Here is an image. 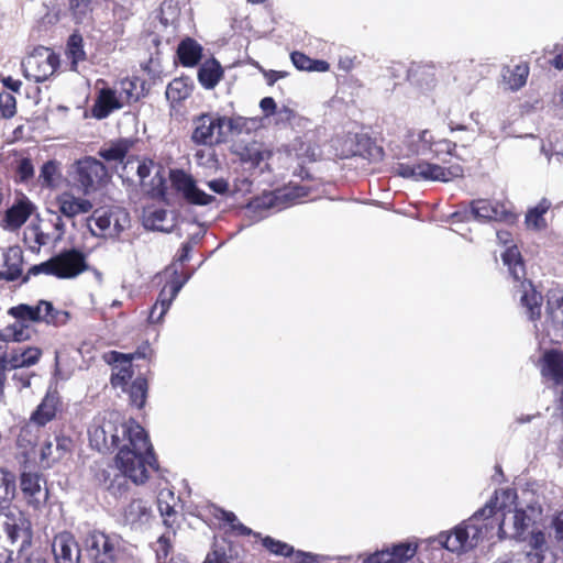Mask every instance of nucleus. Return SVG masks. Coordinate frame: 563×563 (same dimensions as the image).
I'll return each mask as SVG.
<instances>
[{
    "instance_id": "37998d69",
    "label": "nucleus",
    "mask_w": 563,
    "mask_h": 563,
    "mask_svg": "<svg viewBox=\"0 0 563 563\" xmlns=\"http://www.w3.org/2000/svg\"><path fill=\"white\" fill-rule=\"evenodd\" d=\"M58 176V162L55 159H49L42 165L37 181L43 188H54L56 186V180Z\"/></svg>"
},
{
    "instance_id": "5fc2aeb1",
    "label": "nucleus",
    "mask_w": 563,
    "mask_h": 563,
    "mask_svg": "<svg viewBox=\"0 0 563 563\" xmlns=\"http://www.w3.org/2000/svg\"><path fill=\"white\" fill-rule=\"evenodd\" d=\"M16 113V99L8 92H0V119H10Z\"/></svg>"
},
{
    "instance_id": "20e7f679",
    "label": "nucleus",
    "mask_w": 563,
    "mask_h": 563,
    "mask_svg": "<svg viewBox=\"0 0 563 563\" xmlns=\"http://www.w3.org/2000/svg\"><path fill=\"white\" fill-rule=\"evenodd\" d=\"M118 412H109L107 416L98 417L88 429L90 446L101 453H112L119 450L122 444V426Z\"/></svg>"
},
{
    "instance_id": "8fccbe9b",
    "label": "nucleus",
    "mask_w": 563,
    "mask_h": 563,
    "mask_svg": "<svg viewBox=\"0 0 563 563\" xmlns=\"http://www.w3.org/2000/svg\"><path fill=\"white\" fill-rule=\"evenodd\" d=\"M172 187L181 192L184 198L188 195L192 186L196 184L190 175L183 169H172L169 173Z\"/></svg>"
},
{
    "instance_id": "f8f14e48",
    "label": "nucleus",
    "mask_w": 563,
    "mask_h": 563,
    "mask_svg": "<svg viewBox=\"0 0 563 563\" xmlns=\"http://www.w3.org/2000/svg\"><path fill=\"white\" fill-rule=\"evenodd\" d=\"M188 276L181 278L177 271H174V277L167 282L161 289L156 302L150 310L148 322L159 323L168 311L173 300L186 284Z\"/></svg>"
},
{
    "instance_id": "f257e3e1",
    "label": "nucleus",
    "mask_w": 563,
    "mask_h": 563,
    "mask_svg": "<svg viewBox=\"0 0 563 563\" xmlns=\"http://www.w3.org/2000/svg\"><path fill=\"white\" fill-rule=\"evenodd\" d=\"M114 460L125 481L135 485L145 484L150 478V470L158 468L148 434L134 419L122 426V444Z\"/></svg>"
},
{
    "instance_id": "39448f33",
    "label": "nucleus",
    "mask_w": 563,
    "mask_h": 563,
    "mask_svg": "<svg viewBox=\"0 0 563 563\" xmlns=\"http://www.w3.org/2000/svg\"><path fill=\"white\" fill-rule=\"evenodd\" d=\"M397 175L402 178L427 181H450L463 176V167L460 164H452L448 167L420 161L416 164L399 163L396 167Z\"/></svg>"
},
{
    "instance_id": "c85d7f7f",
    "label": "nucleus",
    "mask_w": 563,
    "mask_h": 563,
    "mask_svg": "<svg viewBox=\"0 0 563 563\" xmlns=\"http://www.w3.org/2000/svg\"><path fill=\"white\" fill-rule=\"evenodd\" d=\"M153 351L147 342L142 344L136 349L133 353H121L118 351H110L103 354V361L109 365H114L117 363H129L134 358H146L152 356Z\"/></svg>"
},
{
    "instance_id": "49530a36",
    "label": "nucleus",
    "mask_w": 563,
    "mask_h": 563,
    "mask_svg": "<svg viewBox=\"0 0 563 563\" xmlns=\"http://www.w3.org/2000/svg\"><path fill=\"white\" fill-rule=\"evenodd\" d=\"M125 520L130 523L142 522L150 517V508L142 499H133L124 510Z\"/></svg>"
},
{
    "instance_id": "0eeeda50",
    "label": "nucleus",
    "mask_w": 563,
    "mask_h": 563,
    "mask_svg": "<svg viewBox=\"0 0 563 563\" xmlns=\"http://www.w3.org/2000/svg\"><path fill=\"white\" fill-rule=\"evenodd\" d=\"M21 66L26 79L43 82L59 67V56L52 48L38 46L22 60Z\"/></svg>"
},
{
    "instance_id": "6e6d98bb",
    "label": "nucleus",
    "mask_w": 563,
    "mask_h": 563,
    "mask_svg": "<svg viewBox=\"0 0 563 563\" xmlns=\"http://www.w3.org/2000/svg\"><path fill=\"white\" fill-rule=\"evenodd\" d=\"M185 199L191 205L207 206L214 200V197L199 189L195 184Z\"/></svg>"
},
{
    "instance_id": "4c0bfd02",
    "label": "nucleus",
    "mask_w": 563,
    "mask_h": 563,
    "mask_svg": "<svg viewBox=\"0 0 563 563\" xmlns=\"http://www.w3.org/2000/svg\"><path fill=\"white\" fill-rule=\"evenodd\" d=\"M388 548L393 563H407L417 554L419 544L416 541H405L394 543Z\"/></svg>"
},
{
    "instance_id": "dca6fc26",
    "label": "nucleus",
    "mask_w": 563,
    "mask_h": 563,
    "mask_svg": "<svg viewBox=\"0 0 563 563\" xmlns=\"http://www.w3.org/2000/svg\"><path fill=\"white\" fill-rule=\"evenodd\" d=\"M542 377L552 380L555 385H563V351L549 349L544 351L540 361Z\"/></svg>"
},
{
    "instance_id": "58836bf2",
    "label": "nucleus",
    "mask_w": 563,
    "mask_h": 563,
    "mask_svg": "<svg viewBox=\"0 0 563 563\" xmlns=\"http://www.w3.org/2000/svg\"><path fill=\"white\" fill-rule=\"evenodd\" d=\"M176 536L175 531H166L155 543L156 563H174L170 554L173 553V541Z\"/></svg>"
},
{
    "instance_id": "de8ad7c7",
    "label": "nucleus",
    "mask_w": 563,
    "mask_h": 563,
    "mask_svg": "<svg viewBox=\"0 0 563 563\" xmlns=\"http://www.w3.org/2000/svg\"><path fill=\"white\" fill-rule=\"evenodd\" d=\"M121 364L122 365L120 367L115 366L113 368V372L110 376V384L113 388L120 387L125 389V387H128L129 383L133 378L134 371L132 367V362Z\"/></svg>"
},
{
    "instance_id": "412c9836",
    "label": "nucleus",
    "mask_w": 563,
    "mask_h": 563,
    "mask_svg": "<svg viewBox=\"0 0 563 563\" xmlns=\"http://www.w3.org/2000/svg\"><path fill=\"white\" fill-rule=\"evenodd\" d=\"M59 405V397L56 394L47 393L32 412L30 421L38 427L46 426L55 419Z\"/></svg>"
},
{
    "instance_id": "c756f323",
    "label": "nucleus",
    "mask_w": 563,
    "mask_h": 563,
    "mask_svg": "<svg viewBox=\"0 0 563 563\" xmlns=\"http://www.w3.org/2000/svg\"><path fill=\"white\" fill-rule=\"evenodd\" d=\"M31 339V329L27 323L16 320L0 330V342H24Z\"/></svg>"
},
{
    "instance_id": "774afa93",
    "label": "nucleus",
    "mask_w": 563,
    "mask_h": 563,
    "mask_svg": "<svg viewBox=\"0 0 563 563\" xmlns=\"http://www.w3.org/2000/svg\"><path fill=\"white\" fill-rule=\"evenodd\" d=\"M208 187L216 194H220V195L225 194L229 190V184L223 178L210 180L208 183Z\"/></svg>"
},
{
    "instance_id": "6ab92c4d",
    "label": "nucleus",
    "mask_w": 563,
    "mask_h": 563,
    "mask_svg": "<svg viewBox=\"0 0 563 563\" xmlns=\"http://www.w3.org/2000/svg\"><path fill=\"white\" fill-rule=\"evenodd\" d=\"M23 251L20 246H11L3 254V269L0 271V279L8 282L22 278L23 273Z\"/></svg>"
},
{
    "instance_id": "3c124183",
    "label": "nucleus",
    "mask_w": 563,
    "mask_h": 563,
    "mask_svg": "<svg viewBox=\"0 0 563 563\" xmlns=\"http://www.w3.org/2000/svg\"><path fill=\"white\" fill-rule=\"evenodd\" d=\"M271 157V152L262 150L256 144L247 145L241 153V161L250 164L252 167H258L260 164Z\"/></svg>"
},
{
    "instance_id": "0e129e2a",
    "label": "nucleus",
    "mask_w": 563,
    "mask_h": 563,
    "mask_svg": "<svg viewBox=\"0 0 563 563\" xmlns=\"http://www.w3.org/2000/svg\"><path fill=\"white\" fill-rule=\"evenodd\" d=\"M261 70H262V74H263L268 86H273L277 80L283 79L288 76V73L284 71V70H273V69H269V70L261 69Z\"/></svg>"
},
{
    "instance_id": "09e8293b",
    "label": "nucleus",
    "mask_w": 563,
    "mask_h": 563,
    "mask_svg": "<svg viewBox=\"0 0 563 563\" xmlns=\"http://www.w3.org/2000/svg\"><path fill=\"white\" fill-rule=\"evenodd\" d=\"M165 93L167 100L179 103L190 96V88L181 78H175L168 84Z\"/></svg>"
},
{
    "instance_id": "bb28decb",
    "label": "nucleus",
    "mask_w": 563,
    "mask_h": 563,
    "mask_svg": "<svg viewBox=\"0 0 563 563\" xmlns=\"http://www.w3.org/2000/svg\"><path fill=\"white\" fill-rule=\"evenodd\" d=\"M65 55L70 62V69L77 71L78 64L86 60L87 54L84 49V38L78 32L73 33L66 43Z\"/></svg>"
},
{
    "instance_id": "5701e85b",
    "label": "nucleus",
    "mask_w": 563,
    "mask_h": 563,
    "mask_svg": "<svg viewBox=\"0 0 563 563\" xmlns=\"http://www.w3.org/2000/svg\"><path fill=\"white\" fill-rule=\"evenodd\" d=\"M202 46L192 37L180 41L177 47L178 62L183 67H195L202 58Z\"/></svg>"
},
{
    "instance_id": "4be33fe9",
    "label": "nucleus",
    "mask_w": 563,
    "mask_h": 563,
    "mask_svg": "<svg viewBox=\"0 0 563 563\" xmlns=\"http://www.w3.org/2000/svg\"><path fill=\"white\" fill-rule=\"evenodd\" d=\"M123 102L117 96L115 90L111 88H103L99 91L96 102L92 108V114L97 119H104L110 115L114 110L123 108Z\"/></svg>"
},
{
    "instance_id": "473e14b6",
    "label": "nucleus",
    "mask_w": 563,
    "mask_h": 563,
    "mask_svg": "<svg viewBox=\"0 0 563 563\" xmlns=\"http://www.w3.org/2000/svg\"><path fill=\"white\" fill-rule=\"evenodd\" d=\"M148 384L147 379L143 376H137L131 384L123 389L128 393L130 404L141 409L144 407L147 398Z\"/></svg>"
},
{
    "instance_id": "a19ab883",
    "label": "nucleus",
    "mask_w": 563,
    "mask_h": 563,
    "mask_svg": "<svg viewBox=\"0 0 563 563\" xmlns=\"http://www.w3.org/2000/svg\"><path fill=\"white\" fill-rule=\"evenodd\" d=\"M41 306L40 301L35 306H30L27 303H20L18 306L11 307L8 310V313L16 320L22 321L23 323L33 322L40 323Z\"/></svg>"
},
{
    "instance_id": "a211bd4d",
    "label": "nucleus",
    "mask_w": 563,
    "mask_h": 563,
    "mask_svg": "<svg viewBox=\"0 0 563 563\" xmlns=\"http://www.w3.org/2000/svg\"><path fill=\"white\" fill-rule=\"evenodd\" d=\"M58 211L66 218L73 219L79 214L91 211L92 203L86 198L76 197L69 191H64L56 197Z\"/></svg>"
},
{
    "instance_id": "f3484780",
    "label": "nucleus",
    "mask_w": 563,
    "mask_h": 563,
    "mask_svg": "<svg viewBox=\"0 0 563 563\" xmlns=\"http://www.w3.org/2000/svg\"><path fill=\"white\" fill-rule=\"evenodd\" d=\"M35 209V205L24 194H21L7 209L4 221L9 228L19 229L29 220Z\"/></svg>"
},
{
    "instance_id": "680f3d73",
    "label": "nucleus",
    "mask_w": 563,
    "mask_h": 563,
    "mask_svg": "<svg viewBox=\"0 0 563 563\" xmlns=\"http://www.w3.org/2000/svg\"><path fill=\"white\" fill-rule=\"evenodd\" d=\"M456 148V143L442 139L433 142V146L429 150L434 157L440 158L441 154L451 155Z\"/></svg>"
},
{
    "instance_id": "e433bc0d",
    "label": "nucleus",
    "mask_w": 563,
    "mask_h": 563,
    "mask_svg": "<svg viewBox=\"0 0 563 563\" xmlns=\"http://www.w3.org/2000/svg\"><path fill=\"white\" fill-rule=\"evenodd\" d=\"M132 143L126 139H120L113 142L107 148H100L98 155L107 162L122 163L131 148Z\"/></svg>"
},
{
    "instance_id": "a18cd8bd",
    "label": "nucleus",
    "mask_w": 563,
    "mask_h": 563,
    "mask_svg": "<svg viewBox=\"0 0 563 563\" xmlns=\"http://www.w3.org/2000/svg\"><path fill=\"white\" fill-rule=\"evenodd\" d=\"M254 537L261 541L263 548L269 553L283 556H289L294 552V548L286 542L276 540L269 536L262 537L261 533H254Z\"/></svg>"
},
{
    "instance_id": "72a5a7b5",
    "label": "nucleus",
    "mask_w": 563,
    "mask_h": 563,
    "mask_svg": "<svg viewBox=\"0 0 563 563\" xmlns=\"http://www.w3.org/2000/svg\"><path fill=\"white\" fill-rule=\"evenodd\" d=\"M232 552V547L229 541L225 539L217 540L203 563H232V560L236 556V553L233 554Z\"/></svg>"
},
{
    "instance_id": "bf43d9fd",
    "label": "nucleus",
    "mask_w": 563,
    "mask_h": 563,
    "mask_svg": "<svg viewBox=\"0 0 563 563\" xmlns=\"http://www.w3.org/2000/svg\"><path fill=\"white\" fill-rule=\"evenodd\" d=\"M360 559H362V563H393L388 547L373 553L362 555Z\"/></svg>"
},
{
    "instance_id": "7ed1b4c3",
    "label": "nucleus",
    "mask_w": 563,
    "mask_h": 563,
    "mask_svg": "<svg viewBox=\"0 0 563 563\" xmlns=\"http://www.w3.org/2000/svg\"><path fill=\"white\" fill-rule=\"evenodd\" d=\"M70 177L73 187L85 197L102 190L111 180L107 166L92 156L77 159L71 166Z\"/></svg>"
},
{
    "instance_id": "052dcab7",
    "label": "nucleus",
    "mask_w": 563,
    "mask_h": 563,
    "mask_svg": "<svg viewBox=\"0 0 563 563\" xmlns=\"http://www.w3.org/2000/svg\"><path fill=\"white\" fill-rule=\"evenodd\" d=\"M92 0H69V11L74 18L79 19L91 11Z\"/></svg>"
},
{
    "instance_id": "9d476101",
    "label": "nucleus",
    "mask_w": 563,
    "mask_h": 563,
    "mask_svg": "<svg viewBox=\"0 0 563 563\" xmlns=\"http://www.w3.org/2000/svg\"><path fill=\"white\" fill-rule=\"evenodd\" d=\"M42 356V350L36 346L25 349L11 346L10 343L0 342V368L8 371L35 365Z\"/></svg>"
},
{
    "instance_id": "69168bd1",
    "label": "nucleus",
    "mask_w": 563,
    "mask_h": 563,
    "mask_svg": "<svg viewBox=\"0 0 563 563\" xmlns=\"http://www.w3.org/2000/svg\"><path fill=\"white\" fill-rule=\"evenodd\" d=\"M552 526L556 541L563 545V510L553 518Z\"/></svg>"
},
{
    "instance_id": "ddd939ff",
    "label": "nucleus",
    "mask_w": 563,
    "mask_h": 563,
    "mask_svg": "<svg viewBox=\"0 0 563 563\" xmlns=\"http://www.w3.org/2000/svg\"><path fill=\"white\" fill-rule=\"evenodd\" d=\"M52 551L56 563H80V550L75 537L63 531L53 539Z\"/></svg>"
},
{
    "instance_id": "7c9ffc66",
    "label": "nucleus",
    "mask_w": 563,
    "mask_h": 563,
    "mask_svg": "<svg viewBox=\"0 0 563 563\" xmlns=\"http://www.w3.org/2000/svg\"><path fill=\"white\" fill-rule=\"evenodd\" d=\"M41 312L40 318L41 322H44L49 325L59 327L67 323L69 319V313L65 310L56 309L51 301L40 300Z\"/></svg>"
},
{
    "instance_id": "864d4df0",
    "label": "nucleus",
    "mask_w": 563,
    "mask_h": 563,
    "mask_svg": "<svg viewBox=\"0 0 563 563\" xmlns=\"http://www.w3.org/2000/svg\"><path fill=\"white\" fill-rule=\"evenodd\" d=\"M360 154L369 161H380L384 157L383 147L378 146L372 139L364 137L358 142Z\"/></svg>"
},
{
    "instance_id": "cd10ccee",
    "label": "nucleus",
    "mask_w": 563,
    "mask_h": 563,
    "mask_svg": "<svg viewBox=\"0 0 563 563\" xmlns=\"http://www.w3.org/2000/svg\"><path fill=\"white\" fill-rule=\"evenodd\" d=\"M112 218V209L95 210L91 217L88 218V227L90 228L91 233L96 236L110 235Z\"/></svg>"
},
{
    "instance_id": "79ce46f5",
    "label": "nucleus",
    "mask_w": 563,
    "mask_h": 563,
    "mask_svg": "<svg viewBox=\"0 0 563 563\" xmlns=\"http://www.w3.org/2000/svg\"><path fill=\"white\" fill-rule=\"evenodd\" d=\"M15 495V478L10 473L0 468V509L5 508Z\"/></svg>"
},
{
    "instance_id": "4d7b16f0",
    "label": "nucleus",
    "mask_w": 563,
    "mask_h": 563,
    "mask_svg": "<svg viewBox=\"0 0 563 563\" xmlns=\"http://www.w3.org/2000/svg\"><path fill=\"white\" fill-rule=\"evenodd\" d=\"M112 216L110 235H119L130 222L129 213L121 209H112Z\"/></svg>"
},
{
    "instance_id": "9b49d317",
    "label": "nucleus",
    "mask_w": 563,
    "mask_h": 563,
    "mask_svg": "<svg viewBox=\"0 0 563 563\" xmlns=\"http://www.w3.org/2000/svg\"><path fill=\"white\" fill-rule=\"evenodd\" d=\"M93 481L99 487H102L114 496H121L129 489L125 476L121 473L119 466L109 462L95 464Z\"/></svg>"
},
{
    "instance_id": "b1692460",
    "label": "nucleus",
    "mask_w": 563,
    "mask_h": 563,
    "mask_svg": "<svg viewBox=\"0 0 563 563\" xmlns=\"http://www.w3.org/2000/svg\"><path fill=\"white\" fill-rule=\"evenodd\" d=\"M41 476L37 473L23 472L21 474V489L29 503L38 506L47 499V492L42 493Z\"/></svg>"
},
{
    "instance_id": "a878e982",
    "label": "nucleus",
    "mask_w": 563,
    "mask_h": 563,
    "mask_svg": "<svg viewBox=\"0 0 563 563\" xmlns=\"http://www.w3.org/2000/svg\"><path fill=\"white\" fill-rule=\"evenodd\" d=\"M501 258L515 282L526 279V266L517 245L508 246L501 254Z\"/></svg>"
},
{
    "instance_id": "c03bdc74",
    "label": "nucleus",
    "mask_w": 563,
    "mask_h": 563,
    "mask_svg": "<svg viewBox=\"0 0 563 563\" xmlns=\"http://www.w3.org/2000/svg\"><path fill=\"white\" fill-rule=\"evenodd\" d=\"M139 81L137 77H126L120 80L119 97L124 106L140 100L141 95L137 91Z\"/></svg>"
},
{
    "instance_id": "f03ea898",
    "label": "nucleus",
    "mask_w": 563,
    "mask_h": 563,
    "mask_svg": "<svg viewBox=\"0 0 563 563\" xmlns=\"http://www.w3.org/2000/svg\"><path fill=\"white\" fill-rule=\"evenodd\" d=\"M497 511V498L488 500L468 519L462 521L451 532H440L437 541L448 551L464 553L490 539L497 526H500Z\"/></svg>"
},
{
    "instance_id": "2eb2a0df",
    "label": "nucleus",
    "mask_w": 563,
    "mask_h": 563,
    "mask_svg": "<svg viewBox=\"0 0 563 563\" xmlns=\"http://www.w3.org/2000/svg\"><path fill=\"white\" fill-rule=\"evenodd\" d=\"M3 527L12 544L19 540L21 541L20 550L31 544V523L22 514H19V516L7 514Z\"/></svg>"
},
{
    "instance_id": "e2e57ef3",
    "label": "nucleus",
    "mask_w": 563,
    "mask_h": 563,
    "mask_svg": "<svg viewBox=\"0 0 563 563\" xmlns=\"http://www.w3.org/2000/svg\"><path fill=\"white\" fill-rule=\"evenodd\" d=\"M547 309H548V313L552 318H554V313L558 310H561L563 313V294L562 292L552 294L551 297L548 299Z\"/></svg>"
},
{
    "instance_id": "c9c22d12",
    "label": "nucleus",
    "mask_w": 563,
    "mask_h": 563,
    "mask_svg": "<svg viewBox=\"0 0 563 563\" xmlns=\"http://www.w3.org/2000/svg\"><path fill=\"white\" fill-rule=\"evenodd\" d=\"M13 179L16 184H25L31 183L35 176V168L32 159L30 157L21 156L18 157L13 165Z\"/></svg>"
},
{
    "instance_id": "6e6552de",
    "label": "nucleus",
    "mask_w": 563,
    "mask_h": 563,
    "mask_svg": "<svg viewBox=\"0 0 563 563\" xmlns=\"http://www.w3.org/2000/svg\"><path fill=\"white\" fill-rule=\"evenodd\" d=\"M82 545L91 563H117L119 538L99 529L89 530L82 538Z\"/></svg>"
},
{
    "instance_id": "ea45409f",
    "label": "nucleus",
    "mask_w": 563,
    "mask_h": 563,
    "mask_svg": "<svg viewBox=\"0 0 563 563\" xmlns=\"http://www.w3.org/2000/svg\"><path fill=\"white\" fill-rule=\"evenodd\" d=\"M528 76V63H520L516 65L514 68H507V70L503 75L505 82L509 86L511 90H518L521 87H523L527 82Z\"/></svg>"
},
{
    "instance_id": "423d86ee",
    "label": "nucleus",
    "mask_w": 563,
    "mask_h": 563,
    "mask_svg": "<svg viewBox=\"0 0 563 563\" xmlns=\"http://www.w3.org/2000/svg\"><path fill=\"white\" fill-rule=\"evenodd\" d=\"M191 141L196 145L214 146L224 141L223 128L231 119L214 112H205L192 119Z\"/></svg>"
},
{
    "instance_id": "603ef678",
    "label": "nucleus",
    "mask_w": 563,
    "mask_h": 563,
    "mask_svg": "<svg viewBox=\"0 0 563 563\" xmlns=\"http://www.w3.org/2000/svg\"><path fill=\"white\" fill-rule=\"evenodd\" d=\"M47 275L56 277V266L54 256L45 262L31 266L26 274L22 277V283H27L32 276Z\"/></svg>"
},
{
    "instance_id": "1a4fd4ad",
    "label": "nucleus",
    "mask_w": 563,
    "mask_h": 563,
    "mask_svg": "<svg viewBox=\"0 0 563 563\" xmlns=\"http://www.w3.org/2000/svg\"><path fill=\"white\" fill-rule=\"evenodd\" d=\"M54 260L58 279H73L89 269L87 254L76 247L62 250Z\"/></svg>"
},
{
    "instance_id": "4468645a",
    "label": "nucleus",
    "mask_w": 563,
    "mask_h": 563,
    "mask_svg": "<svg viewBox=\"0 0 563 563\" xmlns=\"http://www.w3.org/2000/svg\"><path fill=\"white\" fill-rule=\"evenodd\" d=\"M471 212L474 218L483 221H508L514 213L506 209L504 203L492 202L488 199H476L471 202Z\"/></svg>"
},
{
    "instance_id": "2f4dec72",
    "label": "nucleus",
    "mask_w": 563,
    "mask_h": 563,
    "mask_svg": "<svg viewBox=\"0 0 563 563\" xmlns=\"http://www.w3.org/2000/svg\"><path fill=\"white\" fill-rule=\"evenodd\" d=\"M290 59L298 70L324 73L328 71L330 68L328 62L322 59H312L308 55L299 51L292 52L290 54Z\"/></svg>"
},
{
    "instance_id": "f704fd0d",
    "label": "nucleus",
    "mask_w": 563,
    "mask_h": 563,
    "mask_svg": "<svg viewBox=\"0 0 563 563\" xmlns=\"http://www.w3.org/2000/svg\"><path fill=\"white\" fill-rule=\"evenodd\" d=\"M551 203L547 199H542L534 208L530 209L526 214V225L532 230H543L547 228L544 214L550 209Z\"/></svg>"
},
{
    "instance_id": "13d9d810",
    "label": "nucleus",
    "mask_w": 563,
    "mask_h": 563,
    "mask_svg": "<svg viewBox=\"0 0 563 563\" xmlns=\"http://www.w3.org/2000/svg\"><path fill=\"white\" fill-rule=\"evenodd\" d=\"M532 519L523 509L514 512V528L517 534H523L531 526Z\"/></svg>"
},
{
    "instance_id": "338daca9",
    "label": "nucleus",
    "mask_w": 563,
    "mask_h": 563,
    "mask_svg": "<svg viewBox=\"0 0 563 563\" xmlns=\"http://www.w3.org/2000/svg\"><path fill=\"white\" fill-rule=\"evenodd\" d=\"M418 142L420 144V152L423 154L424 151H427V150L429 151L433 146L434 139H433L432 133L429 130H423L419 134Z\"/></svg>"
},
{
    "instance_id": "aec40b11",
    "label": "nucleus",
    "mask_w": 563,
    "mask_h": 563,
    "mask_svg": "<svg viewBox=\"0 0 563 563\" xmlns=\"http://www.w3.org/2000/svg\"><path fill=\"white\" fill-rule=\"evenodd\" d=\"M522 288V296L520 302L526 308V313L531 321H537L541 318V307L543 303L542 295L536 290L529 279L518 282Z\"/></svg>"
},
{
    "instance_id": "393cba45",
    "label": "nucleus",
    "mask_w": 563,
    "mask_h": 563,
    "mask_svg": "<svg viewBox=\"0 0 563 563\" xmlns=\"http://www.w3.org/2000/svg\"><path fill=\"white\" fill-rule=\"evenodd\" d=\"M223 77V68L216 58L207 59L198 69V81L205 89H213Z\"/></svg>"
}]
</instances>
